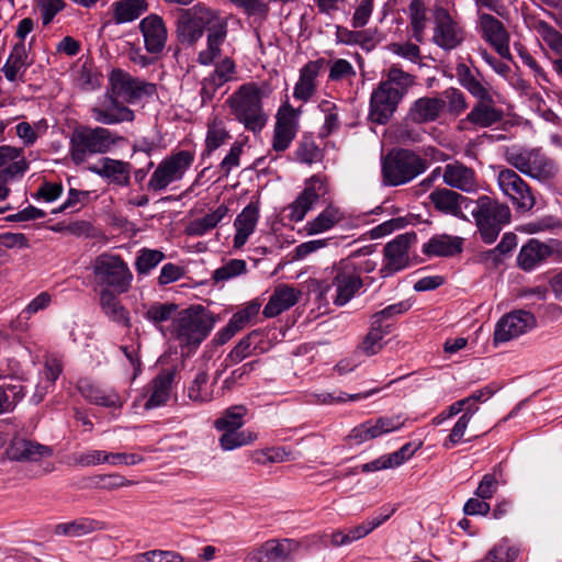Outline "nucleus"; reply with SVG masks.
Returning <instances> with one entry per match:
<instances>
[{
    "mask_svg": "<svg viewBox=\"0 0 562 562\" xmlns=\"http://www.w3.org/2000/svg\"><path fill=\"white\" fill-rule=\"evenodd\" d=\"M246 413L247 408L244 405L231 406L214 422V427L218 431L238 430L244 425V416Z\"/></svg>",
    "mask_w": 562,
    "mask_h": 562,
    "instance_id": "3c124183",
    "label": "nucleus"
},
{
    "mask_svg": "<svg viewBox=\"0 0 562 562\" xmlns=\"http://www.w3.org/2000/svg\"><path fill=\"white\" fill-rule=\"evenodd\" d=\"M173 379V370H164L151 380L149 383L150 395L144 404L146 409H153L167 403L170 396Z\"/></svg>",
    "mask_w": 562,
    "mask_h": 562,
    "instance_id": "e433bc0d",
    "label": "nucleus"
},
{
    "mask_svg": "<svg viewBox=\"0 0 562 562\" xmlns=\"http://www.w3.org/2000/svg\"><path fill=\"white\" fill-rule=\"evenodd\" d=\"M412 36L417 43L425 42L427 25L426 7L422 0H412L408 7Z\"/></svg>",
    "mask_w": 562,
    "mask_h": 562,
    "instance_id": "09e8293b",
    "label": "nucleus"
},
{
    "mask_svg": "<svg viewBox=\"0 0 562 562\" xmlns=\"http://www.w3.org/2000/svg\"><path fill=\"white\" fill-rule=\"evenodd\" d=\"M31 65L32 60L29 58V48L25 43L18 42L12 47L1 71L10 82H24V75Z\"/></svg>",
    "mask_w": 562,
    "mask_h": 562,
    "instance_id": "cd10ccee",
    "label": "nucleus"
},
{
    "mask_svg": "<svg viewBox=\"0 0 562 562\" xmlns=\"http://www.w3.org/2000/svg\"><path fill=\"white\" fill-rule=\"evenodd\" d=\"M256 463L266 465L268 463H281L290 460V452L281 447L261 449L255 452Z\"/></svg>",
    "mask_w": 562,
    "mask_h": 562,
    "instance_id": "e2e57ef3",
    "label": "nucleus"
},
{
    "mask_svg": "<svg viewBox=\"0 0 562 562\" xmlns=\"http://www.w3.org/2000/svg\"><path fill=\"white\" fill-rule=\"evenodd\" d=\"M503 120V111L495 105L492 95L479 99L465 121L476 127H488Z\"/></svg>",
    "mask_w": 562,
    "mask_h": 562,
    "instance_id": "2f4dec72",
    "label": "nucleus"
},
{
    "mask_svg": "<svg viewBox=\"0 0 562 562\" xmlns=\"http://www.w3.org/2000/svg\"><path fill=\"white\" fill-rule=\"evenodd\" d=\"M463 239L447 234L435 235L423 245V254L428 257H452L462 251Z\"/></svg>",
    "mask_w": 562,
    "mask_h": 562,
    "instance_id": "c9c22d12",
    "label": "nucleus"
},
{
    "mask_svg": "<svg viewBox=\"0 0 562 562\" xmlns=\"http://www.w3.org/2000/svg\"><path fill=\"white\" fill-rule=\"evenodd\" d=\"M178 306L173 303H154L145 312L144 317L159 327L162 323L169 321L176 313Z\"/></svg>",
    "mask_w": 562,
    "mask_h": 562,
    "instance_id": "13d9d810",
    "label": "nucleus"
},
{
    "mask_svg": "<svg viewBox=\"0 0 562 562\" xmlns=\"http://www.w3.org/2000/svg\"><path fill=\"white\" fill-rule=\"evenodd\" d=\"M228 207L221 204L216 210L207 213L203 217L195 218L188 225V233L194 236H203L215 228L218 223L227 215Z\"/></svg>",
    "mask_w": 562,
    "mask_h": 562,
    "instance_id": "a18cd8bd",
    "label": "nucleus"
},
{
    "mask_svg": "<svg viewBox=\"0 0 562 562\" xmlns=\"http://www.w3.org/2000/svg\"><path fill=\"white\" fill-rule=\"evenodd\" d=\"M429 200L435 210L450 216L463 217V206L468 209L473 201L457 191L448 188L435 189L429 194Z\"/></svg>",
    "mask_w": 562,
    "mask_h": 562,
    "instance_id": "b1692460",
    "label": "nucleus"
},
{
    "mask_svg": "<svg viewBox=\"0 0 562 562\" xmlns=\"http://www.w3.org/2000/svg\"><path fill=\"white\" fill-rule=\"evenodd\" d=\"M459 83L475 99L490 97L488 83L477 69H471L465 64H459L456 68Z\"/></svg>",
    "mask_w": 562,
    "mask_h": 562,
    "instance_id": "4c0bfd02",
    "label": "nucleus"
},
{
    "mask_svg": "<svg viewBox=\"0 0 562 562\" xmlns=\"http://www.w3.org/2000/svg\"><path fill=\"white\" fill-rule=\"evenodd\" d=\"M442 180L446 186L465 193H475L479 190L475 171L459 161L445 166L442 170Z\"/></svg>",
    "mask_w": 562,
    "mask_h": 562,
    "instance_id": "5701e85b",
    "label": "nucleus"
},
{
    "mask_svg": "<svg viewBox=\"0 0 562 562\" xmlns=\"http://www.w3.org/2000/svg\"><path fill=\"white\" fill-rule=\"evenodd\" d=\"M215 321L203 306L195 305L180 311L172 319L171 337L181 347L196 348L211 333Z\"/></svg>",
    "mask_w": 562,
    "mask_h": 562,
    "instance_id": "20e7f679",
    "label": "nucleus"
},
{
    "mask_svg": "<svg viewBox=\"0 0 562 562\" xmlns=\"http://www.w3.org/2000/svg\"><path fill=\"white\" fill-rule=\"evenodd\" d=\"M52 453L49 447L23 438L13 439L7 449L9 459L20 462H37Z\"/></svg>",
    "mask_w": 562,
    "mask_h": 562,
    "instance_id": "bb28decb",
    "label": "nucleus"
},
{
    "mask_svg": "<svg viewBox=\"0 0 562 562\" xmlns=\"http://www.w3.org/2000/svg\"><path fill=\"white\" fill-rule=\"evenodd\" d=\"M165 258L164 252L157 249L143 248L138 251L135 267L139 274H146L157 267Z\"/></svg>",
    "mask_w": 562,
    "mask_h": 562,
    "instance_id": "bf43d9fd",
    "label": "nucleus"
},
{
    "mask_svg": "<svg viewBox=\"0 0 562 562\" xmlns=\"http://www.w3.org/2000/svg\"><path fill=\"white\" fill-rule=\"evenodd\" d=\"M518 554V548L510 544L508 539H502L488 551L484 562H513Z\"/></svg>",
    "mask_w": 562,
    "mask_h": 562,
    "instance_id": "4d7b16f0",
    "label": "nucleus"
},
{
    "mask_svg": "<svg viewBox=\"0 0 562 562\" xmlns=\"http://www.w3.org/2000/svg\"><path fill=\"white\" fill-rule=\"evenodd\" d=\"M247 271L246 261L243 259H231L213 272L215 282H224Z\"/></svg>",
    "mask_w": 562,
    "mask_h": 562,
    "instance_id": "052dcab7",
    "label": "nucleus"
},
{
    "mask_svg": "<svg viewBox=\"0 0 562 562\" xmlns=\"http://www.w3.org/2000/svg\"><path fill=\"white\" fill-rule=\"evenodd\" d=\"M422 442H407L404 446H402L398 450L385 454L386 459L389 461L390 468H395L402 465L404 462L409 460L415 452L422 447Z\"/></svg>",
    "mask_w": 562,
    "mask_h": 562,
    "instance_id": "774afa93",
    "label": "nucleus"
},
{
    "mask_svg": "<svg viewBox=\"0 0 562 562\" xmlns=\"http://www.w3.org/2000/svg\"><path fill=\"white\" fill-rule=\"evenodd\" d=\"M345 218L342 211L335 206L328 205L315 218L308 221L304 231L307 235H317L331 229L335 225Z\"/></svg>",
    "mask_w": 562,
    "mask_h": 562,
    "instance_id": "a19ab883",
    "label": "nucleus"
},
{
    "mask_svg": "<svg viewBox=\"0 0 562 562\" xmlns=\"http://www.w3.org/2000/svg\"><path fill=\"white\" fill-rule=\"evenodd\" d=\"M386 49L390 53H392L401 58H404L411 63H414V64H418L422 59V52H420L419 46L409 41L403 42V43H400V42L390 43L386 46Z\"/></svg>",
    "mask_w": 562,
    "mask_h": 562,
    "instance_id": "680f3d73",
    "label": "nucleus"
},
{
    "mask_svg": "<svg viewBox=\"0 0 562 562\" xmlns=\"http://www.w3.org/2000/svg\"><path fill=\"white\" fill-rule=\"evenodd\" d=\"M263 92L255 82L241 85L227 100L232 115L247 131L259 133L268 122L262 106Z\"/></svg>",
    "mask_w": 562,
    "mask_h": 562,
    "instance_id": "7ed1b4c3",
    "label": "nucleus"
},
{
    "mask_svg": "<svg viewBox=\"0 0 562 562\" xmlns=\"http://www.w3.org/2000/svg\"><path fill=\"white\" fill-rule=\"evenodd\" d=\"M361 271L351 258L340 260L333 268L331 286L335 289L333 302L337 306L346 305L362 288Z\"/></svg>",
    "mask_w": 562,
    "mask_h": 562,
    "instance_id": "9b49d317",
    "label": "nucleus"
},
{
    "mask_svg": "<svg viewBox=\"0 0 562 562\" xmlns=\"http://www.w3.org/2000/svg\"><path fill=\"white\" fill-rule=\"evenodd\" d=\"M218 439L220 447L225 451H231L257 440V435L250 430H224Z\"/></svg>",
    "mask_w": 562,
    "mask_h": 562,
    "instance_id": "8fccbe9b",
    "label": "nucleus"
},
{
    "mask_svg": "<svg viewBox=\"0 0 562 562\" xmlns=\"http://www.w3.org/2000/svg\"><path fill=\"white\" fill-rule=\"evenodd\" d=\"M439 98L443 101V109L447 108L452 115L458 116L468 108L464 93L457 88L446 89Z\"/></svg>",
    "mask_w": 562,
    "mask_h": 562,
    "instance_id": "6e6d98bb",
    "label": "nucleus"
},
{
    "mask_svg": "<svg viewBox=\"0 0 562 562\" xmlns=\"http://www.w3.org/2000/svg\"><path fill=\"white\" fill-rule=\"evenodd\" d=\"M326 192V182L321 176L315 175L307 179L305 181L303 191L288 207V217L290 221H303L307 212L313 209L315 203L319 200L321 196H324Z\"/></svg>",
    "mask_w": 562,
    "mask_h": 562,
    "instance_id": "f3484780",
    "label": "nucleus"
},
{
    "mask_svg": "<svg viewBox=\"0 0 562 562\" xmlns=\"http://www.w3.org/2000/svg\"><path fill=\"white\" fill-rule=\"evenodd\" d=\"M27 169V160L21 159L0 170V201L5 200L10 193L8 187L9 182L13 181L15 178H22Z\"/></svg>",
    "mask_w": 562,
    "mask_h": 562,
    "instance_id": "5fc2aeb1",
    "label": "nucleus"
},
{
    "mask_svg": "<svg viewBox=\"0 0 562 562\" xmlns=\"http://www.w3.org/2000/svg\"><path fill=\"white\" fill-rule=\"evenodd\" d=\"M296 135V122L294 110L288 105L281 108L274 125L272 148L276 151L288 149Z\"/></svg>",
    "mask_w": 562,
    "mask_h": 562,
    "instance_id": "393cba45",
    "label": "nucleus"
},
{
    "mask_svg": "<svg viewBox=\"0 0 562 562\" xmlns=\"http://www.w3.org/2000/svg\"><path fill=\"white\" fill-rule=\"evenodd\" d=\"M194 153L191 150H178L166 156L150 175L147 190L162 192L173 183L181 181L194 162Z\"/></svg>",
    "mask_w": 562,
    "mask_h": 562,
    "instance_id": "0eeeda50",
    "label": "nucleus"
},
{
    "mask_svg": "<svg viewBox=\"0 0 562 562\" xmlns=\"http://www.w3.org/2000/svg\"><path fill=\"white\" fill-rule=\"evenodd\" d=\"M301 292L286 284L276 286L268 303L263 307L265 317L271 318L288 311L299 301Z\"/></svg>",
    "mask_w": 562,
    "mask_h": 562,
    "instance_id": "72a5a7b5",
    "label": "nucleus"
},
{
    "mask_svg": "<svg viewBox=\"0 0 562 562\" xmlns=\"http://www.w3.org/2000/svg\"><path fill=\"white\" fill-rule=\"evenodd\" d=\"M552 256H562V241L559 239H549L541 243L538 239H530L526 243L518 256L517 263L525 271L533 270L538 265Z\"/></svg>",
    "mask_w": 562,
    "mask_h": 562,
    "instance_id": "dca6fc26",
    "label": "nucleus"
},
{
    "mask_svg": "<svg viewBox=\"0 0 562 562\" xmlns=\"http://www.w3.org/2000/svg\"><path fill=\"white\" fill-rule=\"evenodd\" d=\"M505 160L514 169L540 182L553 179L559 171L557 162L540 148L507 149Z\"/></svg>",
    "mask_w": 562,
    "mask_h": 562,
    "instance_id": "423d86ee",
    "label": "nucleus"
},
{
    "mask_svg": "<svg viewBox=\"0 0 562 562\" xmlns=\"http://www.w3.org/2000/svg\"><path fill=\"white\" fill-rule=\"evenodd\" d=\"M390 324L380 325L374 321H371V327L362 342L359 345V349L367 356L376 355L383 348L382 340L387 334H390Z\"/></svg>",
    "mask_w": 562,
    "mask_h": 562,
    "instance_id": "49530a36",
    "label": "nucleus"
},
{
    "mask_svg": "<svg viewBox=\"0 0 562 562\" xmlns=\"http://www.w3.org/2000/svg\"><path fill=\"white\" fill-rule=\"evenodd\" d=\"M207 26L206 48L198 55V63L209 66L221 55V46L227 37V20L216 12L198 3L183 10L178 21V34L182 42L189 45L199 41Z\"/></svg>",
    "mask_w": 562,
    "mask_h": 562,
    "instance_id": "f257e3e1",
    "label": "nucleus"
},
{
    "mask_svg": "<svg viewBox=\"0 0 562 562\" xmlns=\"http://www.w3.org/2000/svg\"><path fill=\"white\" fill-rule=\"evenodd\" d=\"M103 524L91 518L82 517L76 520L58 524L54 527V533L65 537H82L91 532L102 530Z\"/></svg>",
    "mask_w": 562,
    "mask_h": 562,
    "instance_id": "37998d69",
    "label": "nucleus"
},
{
    "mask_svg": "<svg viewBox=\"0 0 562 562\" xmlns=\"http://www.w3.org/2000/svg\"><path fill=\"white\" fill-rule=\"evenodd\" d=\"M92 484L94 487L112 491L121 487L131 486L134 484V482L124 477L121 474L112 473L93 476Z\"/></svg>",
    "mask_w": 562,
    "mask_h": 562,
    "instance_id": "0e129e2a",
    "label": "nucleus"
},
{
    "mask_svg": "<svg viewBox=\"0 0 562 562\" xmlns=\"http://www.w3.org/2000/svg\"><path fill=\"white\" fill-rule=\"evenodd\" d=\"M139 30L149 55L158 56L167 42V29L161 16L149 14L139 22Z\"/></svg>",
    "mask_w": 562,
    "mask_h": 562,
    "instance_id": "4be33fe9",
    "label": "nucleus"
},
{
    "mask_svg": "<svg viewBox=\"0 0 562 562\" xmlns=\"http://www.w3.org/2000/svg\"><path fill=\"white\" fill-rule=\"evenodd\" d=\"M415 241V233H405L396 236L385 245L383 250L384 263L380 270L381 277L386 278L408 265V250Z\"/></svg>",
    "mask_w": 562,
    "mask_h": 562,
    "instance_id": "2eb2a0df",
    "label": "nucleus"
},
{
    "mask_svg": "<svg viewBox=\"0 0 562 562\" xmlns=\"http://www.w3.org/2000/svg\"><path fill=\"white\" fill-rule=\"evenodd\" d=\"M431 42L436 46L445 52H450L458 48L463 43L464 30L446 8L436 5L431 12Z\"/></svg>",
    "mask_w": 562,
    "mask_h": 562,
    "instance_id": "9d476101",
    "label": "nucleus"
},
{
    "mask_svg": "<svg viewBox=\"0 0 562 562\" xmlns=\"http://www.w3.org/2000/svg\"><path fill=\"white\" fill-rule=\"evenodd\" d=\"M188 396L193 402L204 403L213 398V390L209 384V376L205 371H199L188 387Z\"/></svg>",
    "mask_w": 562,
    "mask_h": 562,
    "instance_id": "603ef678",
    "label": "nucleus"
},
{
    "mask_svg": "<svg viewBox=\"0 0 562 562\" xmlns=\"http://www.w3.org/2000/svg\"><path fill=\"white\" fill-rule=\"evenodd\" d=\"M474 218L485 220L504 225L510 222L512 212L507 204L501 203L487 195H481L476 200V209L472 210Z\"/></svg>",
    "mask_w": 562,
    "mask_h": 562,
    "instance_id": "c756f323",
    "label": "nucleus"
},
{
    "mask_svg": "<svg viewBox=\"0 0 562 562\" xmlns=\"http://www.w3.org/2000/svg\"><path fill=\"white\" fill-rule=\"evenodd\" d=\"M113 19L116 24L132 22L148 8L147 0H121L112 4Z\"/></svg>",
    "mask_w": 562,
    "mask_h": 562,
    "instance_id": "c03bdc74",
    "label": "nucleus"
},
{
    "mask_svg": "<svg viewBox=\"0 0 562 562\" xmlns=\"http://www.w3.org/2000/svg\"><path fill=\"white\" fill-rule=\"evenodd\" d=\"M402 100L397 91L380 82L371 93L369 119L376 124H386Z\"/></svg>",
    "mask_w": 562,
    "mask_h": 562,
    "instance_id": "a211bd4d",
    "label": "nucleus"
},
{
    "mask_svg": "<svg viewBox=\"0 0 562 562\" xmlns=\"http://www.w3.org/2000/svg\"><path fill=\"white\" fill-rule=\"evenodd\" d=\"M536 326V318L530 312L515 311L504 315L496 324L494 342H507L519 337Z\"/></svg>",
    "mask_w": 562,
    "mask_h": 562,
    "instance_id": "6ab92c4d",
    "label": "nucleus"
},
{
    "mask_svg": "<svg viewBox=\"0 0 562 562\" xmlns=\"http://www.w3.org/2000/svg\"><path fill=\"white\" fill-rule=\"evenodd\" d=\"M124 137L102 126H79L71 133L69 155L74 164L81 165L93 155H103L122 143Z\"/></svg>",
    "mask_w": 562,
    "mask_h": 562,
    "instance_id": "f03ea898",
    "label": "nucleus"
},
{
    "mask_svg": "<svg viewBox=\"0 0 562 562\" xmlns=\"http://www.w3.org/2000/svg\"><path fill=\"white\" fill-rule=\"evenodd\" d=\"M404 423L401 416H383L376 419H370L356 426L350 431L349 438L356 443H362L382 435L396 431L404 426Z\"/></svg>",
    "mask_w": 562,
    "mask_h": 562,
    "instance_id": "412c9836",
    "label": "nucleus"
},
{
    "mask_svg": "<svg viewBox=\"0 0 562 562\" xmlns=\"http://www.w3.org/2000/svg\"><path fill=\"white\" fill-rule=\"evenodd\" d=\"M111 94L127 103H135L144 97L156 93V85L131 76L122 69H113L109 76Z\"/></svg>",
    "mask_w": 562,
    "mask_h": 562,
    "instance_id": "f8f14e48",
    "label": "nucleus"
},
{
    "mask_svg": "<svg viewBox=\"0 0 562 562\" xmlns=\"http://www.w3.org/2000/svg\"><path fill=\"white\" fill-rule=\"evenodd\" d=\"M547 46L562 59V33L546 21H538L535 26Z\"/></svg>",
    "mask_w": 562,
    "mask_h": 562,
    "instance_id": "864d4df0",
    "label": "nucleus"
},
{
    "mask_svg": "<svg viewBox=\"0 0 562 562\" xmlns=\"http://www.w3.org/2000/svg\"><path fill=\"white\" fill-rule=\"evenodd\" d=\"M427 168V160L414 151L394 150L382 159L383 182L392 187L402 186L425 172Z\"/></svg>",
    "mask_w": 562,
    "mask_h": 562,
    "instance_id": "39448f33",
    "label": "nucleus"
},
{
    "mask_svg": "<svg viewBox=\"0 0 562 562\" xmlns=\"http://www.w3.org/2000/svg\"><path fill=\"white\" fill-rule=\"evenodd\" d=\"M91 115L97 123L103 125H116L135 120L134 111L111 93H106L102 101L91 108Z\"/></svg>",
    "mask_w": 562,
    "mask_h": 562,
    "instance_id": "aec40b11",
    "label": "nucleus"
},
{
    "mask_svg": "<svg viewBox=\"0 0 562 562\" xmlns=\"http://www.w3.org/2000/svg\"><path fill=\"white\" fill-rule=\"evenodd\" d=\"M258 221L259 204L257 202H250L234 221V248L240 249L247 243L249 236L255 232Z\"/></svg>",
    "mask_w": 562,
    "mask_h": 562,
    "instance_id": "c85d7f7f",
    "label": "nucleus"
},
{
    "mask_svg": "<svg viewBox=\"0 0 562 562\" xmlns=\"http://www.w3.org/2000/svg\"><path fill=\"white\" fill-rule=\"evenodd\" d=\"M477 30L481 37L490 44L501 57L505 59L512 58L509 49L510 35L501 20L493 14L479 12Z\"/></svg>",
    "mask_w": 562,
    "mask_h": 562,
    "instance_id": "4468645a",
    "label": "nucleus"
},
{
    "mask_svg": "<svg viewBox=\"0 0 562 562\" xmlns=\"http://www.w3.org/2000/svg\"><path fill=\"white\" fill-rule=\"evenodd\" d=\"M301 542L292 538H273L250 550L244 562H294Z\"/></svg>",
    "mask_w": 562,
    "mask_h": 562,
    "instance_id": "ddd939ff",
    "label": "nucleus"
},
{
    "mask_svg": "<svg viewBox=\"0 0 562 562\" xmlns=\"http://www.w3.org/2000/svg\"><path fill=\"white\" fill-rule=\"evenodd\" d=\"M231 139L229 131L224 120L213 116L206 123L205 149L204 155L210 156L214 150L226 144Z\"/></svg>",
    "mask_w": 562,
    "mask_h": 562,
    "instance_id": "79ce46f5",
    "label": "nucleus"
},
{
    "mask_svg": "<svg viewBox=\"0 0 562 562\" xmlns=\"http://www.w3.org/2000/svg\"><path fill=\"white\" fill-rule=\"evenodd\" d=\"M91 170L110 182L121 187L130 184L131 165L126 161L104 157L99 167H92Z\"/></svg>",
    "mask_w": 562,
    "mask_h": 562,
    "instance_id": "58836bf2",
    "label": "nucleus"
},
{
    "mask_svg": "<svg viewBox=\"0 0 562 562\" xmlns=\"http://www.w3.org/2000/svg\"><path fill=\"white\" fill-rule=\"evenodd\" d=\"M78 390L91 404L109 408H120L123 406V400L115 390L103 387L89 379H80L78 381Z\"/></svg>",
    "mask_w": 562,
    "mask_h": 562,
    "instance_id": "a878e982",
    "label": "nucleus"
},
{
    "mask_svg": "<svg viewBox=\"0 0 562 562\" xmlns=\"http://www.w3.org/2000/svg\"><path fill=\"white\" fill-rule=\"evenodd\" d=\"M496 184L517 212H529L536 203L532 188L512 168L503 167L496 175Z\"/></svg>",
    "mask_w": 562,
    "mask_h": 562,
    "instance_id": "1a4fd4ad",
    "label": "nucleus"
},
{
    "mask_svg": "<svg viewBox=\"0 0 562 562\" xmlns=\"http://www.w3.org/2000/svg\"><path fill=\"white\" fill-rule=\"evenodd\" d=\"M443 111V101L439 97H422L415 100L407 113L409 121L417 124L435 122Z\"/></svg>",
    "mask_w": 562,
    "mask_h": 562,
    "instance_id": "473e14b6",
    "label": "nucleus"
},
{
    "mask_svg": "<svg viewBox=\"0 0 562 562\" xmlns=\"http://www.w3.org/2000/svg\"><path fill=\"white\" fill-rule=\"evenodd\" d=\"M381 83L387 86L390 89L397 91L402 98L408 90L416 83V77L407 71H404L400 65H392L387 69L386 79Z\"/></svg>",
    "mask_w": 562,
    "mask_h": 562,
    "instance_id": "de8ad7c7",
    "label": "nucleus"
},
{
    "mask_svg": "<svg viewBox=\"0 0 562 562\" xmlns=\"http://www.w3.org/2000/svg\"><path fill=\"white\" fill-rule=\"evenodd\" d=\"M115 291L103 289L100 292V306L102 312L113 322L131 327V318L126 308L117 300Z\"/></svg>",
    "mask_w": 562,
    "mask_h": 562,
    "instance_id": "ea45409f",
    "label": "nucleus"
},
{
    "mask_svg": "<svg viewBox=\"0 0 562 562\" xmlns=\"http://www.w3.org/2000/svg\"><path fill=\"white\" fill-rule=\"evenodd\" d=\"M92 269L97 282L105 289L119 294L128 291L133 274L120 256L102 254L95 258Z\"/></svg>",
    "mask_w": 562,
    "mask_h": 562,
    "instance_id": "6e6552de",
    "label": "nucleus"
},
{
    "mask_svg": "<svg viewBox=\"0 0 562 562\" xmlns=\"http://www.w3.org/2000/svg\"><path fill=\"white\" fill-rule=\"evenodd\" d=\"M217 83L224 86L226 82L232 81L236 77V65L229 57H225L215 65V69L209 75Z\"/></svg>",
    "mask_w": 562,
    "mask_h": 562,
    "instance_id": "338daca9",
    "label": "nucleus"
},
{
    "mask_svg": "<svg viewBox=\"0 0 562 562\" xmlns=\"http://www.w3.org/2000/svg\"><path fill=\"white\" fill-rule=\"evenodd\" d=\"M257 336L256 331L248 334L243 337L238 344L227 355L226 361L231 364H236L243 361L245 358L251 355L252 339Z\"/></svg>",
    "mask_w": 562,
    "mask_h": 562,
    "instance_id": "69168bd1",
    "label": "nucleus"
},
{
    "mask_svg": "<svg viewBox=\"0 0 562 562\" xmlns=\"http://www.w3.org/2000/svg\"><path fill=\"white\" fill-rule=\"evenodd\" d=\"M260 304L257 302H250L241 310L236 312L225 327H223L216 334V342L218 345L226 344L232 339L238 331H240L257 314L259 313Z\"/></svg>",
    "mask_w": 562,
    "mask_h": 562,
    "instance_id": "f704fd0d",
    "label": "nucleus"
},
{
    "mask_svg": "<svg viewBox=\"0 0 562 562\" xmlns=\"http://www.w3.org/2000/svg\"><path fill=\"white\" fill-rule=\"evenodd\" d=\"M325 65L323 58L308 61L300 70V77L294 86L293 97L307 102L316 91V78Z\"/></svg>",
    "mask_w": 562,
    "mask_h": 562,
    "instance_id": "7c9ffc66",
    "label": "nucleus"
}]
</instances>
